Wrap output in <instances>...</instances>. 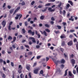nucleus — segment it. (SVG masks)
<instances>
[{
    "label": "nucleus",
    "mask_w": 78,
    "mask_h": 78,
    "mask_svg": "<svg viewBox=\"0 0 78 78\" xmlns=\"http://www.w3.org/2000/svg\"><path fill=\"white\" fill-rule=\"evenodd\" d=\"M52 60L53 61H54V62L55 63L56 66H57L58 64H58H61V61L59 60H57V61H56V60L55 59V58H52Z\"/></svg>",
    "instance_id": "nucleus-1"
},
{
    "label": "nucleus",
    "mask_w": 78,
    "mask_h": 78,
    "mask_svg": "<svg viewBox=\"0 0 78 78\" xmlns=\"http://www.w3.org/2000/svg\"><path fill=\"white\" fill-rule=\"evenodd\" d=\"M40 69L39 68H37L36 69H35L34 70V74H37L38 73V72L39 70H40Z\"/></svg>",
    "instance_id": "nucleus-2"
},
{
    "label": "nucleus",
    "mask_w": 78,
    "mask_h": 78,
    "mask_svg": "<svg viewBox=\"0 0 78 78\" xmlns=\"http://www.w3.org/2000/svg\"><path fill=\"white\" fill-rule=\"evenodd\" d=\"M19 20H20V18H21V17H22V15L21 14H16V17H15V19H16V20H17V19H19Z\"/></svg>",
    "instance_id": "nucleus-3"
},
{
    "label": "nucleus",
    "mask_w": 78,
    "mask_h": 78,
    "mask_svg": "<svg viewBox=\"0 0 78 78\" xmlns=\"http://www.w3.org/2000/svg\"><path fill=\"white\" fill-rule=\"evenodd\" d=\"M19 68L20 69L18 70V72L19 73H21L22 72V69L23 68L22 67V66H21V65H20L19 66Z\"/></svg>",
    "instance_id": "nucleus-4"
},
{
    "label": "nucleus",
    "mask_w": 78,
    "mask_h": 78,
    "mask_svg": "<svg viewBox=\"0 0 78 78\" xmlns=\"http://www.w3.org/2000/svg\"><path fill=\"white\" fill-rule=\"evenodd\" d=\"M29 39L32 40V41L33 43H36V39L34 37H30L29 38Z\"/></svg>",
    "instance_id": "nucleus-5"
},
{
    "label": "nucleus",
    "mask_w": 78,
    "mask_h": 78,
    "mask_svg": "<svg viewBox=\"0 0 78 78\" xmlns=\"http://www.w3.org/2000/svg\"><path fill=\"white\" fill-rule=\"evenodd\" d=\"M28 33L30 34H31L32 36H34V32H32L31 30H28Z\"/></svg>",
    "instance_id": "nucleus-6"
},
{
    "label": "nucleus",
    "mask_w": 78,
    "mask_h": 78,
    "mask_svg": "<svg viewBox=\"0 0 78 78\" xmlns=\"http://www.w3.org/2000/svg\"><path fill=\"white\" fill-rule=\"evenodd\" d=\"M69 75V76H70L72 77V78H74V75L71 72L69 71L68 73Z\"/></svg>",
    "instance_id": "nucleus-7"
},
{
    "label": "nucleus",
    "mask_w": 78,
    "mask_h": 78,
    "mask_svg": "<svg viewBox=\"0 0 78 78\" xmlns=\"http://www.w3.org/2000/svg\"><path fill=\"white\" fill-rule=\"evenodd\" d=\"M20 9V7H18L15 10V11L14 12L13 15H14L16 13V12H17L19 9Z\"/></svg>",
    "instance_id": "nucleus-8"
},
{
    "label": "nucleus",
    "mask_w": 78,
    "mask_h": 78,
    "mask_svg": "<svg viewBox=\"0 0 78 78\" xmlns=\"http://www.w3.org/2000/svg\"><path fill=\"white\" fill-rule=\"evenodd\" d=\"M12 24V22L11 21L10 23H9L8 27V29L9 30V31H11V25Z\"/></svg>",
    "instance_id": "nucleus-9"
},
{
    "label": "nucleus",
    "mask_w": 78,
    "mask_h": 78,
    "mask_svg": "<svg viewBox=\"0 0 78 78\" xmlns=\"http://www.w3.org/2000/svg\"><path fill=\"white\" fill-rule=\"evenodd\" d=\"M40 32L42 34H44V35L45 36H47V33H46V32H45V30H44L43 32L41 31Z\"/></svg>",
    "instance_id": "nucleus-10"
},
{
    "label": "nucleus",
    "mask_w": 78,
    "mask_h": 78,
    "mask_svg": "<svg viewBox=\"0 0 78 78\" xmlns=\"http://www.w3.org/2000/svg\"><path fill=\"white\" fill-rule=\"evenodd\" d=\"M6 21L3 20L2 21V25H3V27H5V25H6Z\"/></svg>",
    "instance_id": "nucleus-11"
},
{
    "label": "nucleus",
    "mask_w": 78,
    "mask_h": 78,
    "mask_svg": "<svg viewBox=\"0 0 78 78\" xmlns=\"http://www.w3.org/2000/svg\"><path fill=\"white\" fill-rule=\"evenodd\" d=\"M71 63H72L73 66H74V64H75V60L74 59H72L71 60Z\"/></svg>",
    "instance_id": "nucleus-12"
},
{
    "label": "nucleus",
    "mask_w": 78,
    "mask_h": 78,
    "mask_svg": "<svg viewBox=\"0 0 78 78\" xmlns=\"http://www.w3.org/2000/svg\"><path fill=\"white\" fill-rule=\"evenodd\" d=\"M67 44L69 46H71V45H72V44H73V43H72V41H69L68 43Z\"/></svg>",
    "instance_id": "nucleus-13"
},
{
    "label": "nucleus",
    "mask_w": 78,
    "mask_h": 78,
    "mask_svg": "<svg viewBox=\"0 0 78 78\" xmlns=\"http://www.w3.org/2000/svg\"><path fill=\"white\" fill-rule=\"evenodd\" d=\"M66 35L64 34H62V35L60 36V38L61 39H64V38H66Z\"/></svg>",
    "instance_id": "nucleus-14"
},
{
    "label": "nucleus",
    "mask_w": 78,
    "mask_h": 78,
    "mask_svg": "<svg viewBox=\"0 0 78 78\" xmlns=\"http://www.w3.org/2000/svg\"><path fill=\"white\" fill-rule=\"evenodd\" d=\"M68 3H69V4H70L71 6H73V2H72V1H68Z\"/></svg>",
    "instance_id": "nucleus-15"
},
{
    "label": "nucleus",
    "mask_w": 78,
    "mask_h": 78,
    "mask_svg": "<svg viewBox=\"0 0 78 78\" xmlns=\"http://www.w3.org/2000/svg\"><path fill=\"white\" fill-rule=\"evenodd\" d=\"M26 69L28 70H30V67L29 66H28V65H26Z\"/></svg>",
    "instance_id": "nucleus-16"
},
{
    "label": "nucleus",
    "mask_w": 78,
    "mask_h": 78,
    "mask_svg": "<svg viewBox=\"0 0 78 78\" xmlns=\"http://www.w3.org/2000/svg\"><path fill=\"white\" fill-rule=\"evenodd\" d=\"M69 70L68 69H67L65 72V74L64 75V76H67V71Z\"/></svg>",
    "instance_id": "nucleus-17"
},
{
    "label": "nucleus",
    "mask_w": 78,
    "mask_h": 78,
    "mask_svg": "<svg viewBox=\"0 0 78 78\" xmlns=\"http://www.w3.org/2000/svg\"><path fill=\"white\" fill-rule=\"evenodd\" d=\"M70 5L69 3H67L66 5V9H69V7H70Z\"/></svg>",
    "instance_id": "nucleus-18"
},
{
    "label": "nucleus",
    "mask_w": 78,
    "mask_h": 78,
    "mask_svg": "<svg viewBox=\"0 0 78 78\" xmlns=\"http://www.w3.org/2000/svg\"><path fill=\"white\" fill-rule=\"evenodd\" d=\"M16 40V37H13V41H12L11 43H13L14 42H15Z\"/></svg>",
    "instance_id": "nucleus-19"
},
{
    "label": "nucleus",
    "mask_w": 78,
    "mask_h": 78,
    "mask_svg": "<svg viewBox=\"0 0 78 78\" xmlns=\"http://www.w3.org/2000/svg\"><path fill=\"white\" fill-rule=\"evenodd\" d=\"M22 31L23 33V34H25V33H26V30H25V28H23L22 30Z\"/></svg>",
    "instance_id": "nucleus-20"
},
{
    "label": "nucleus",
    "mask_w": 78,
    "mask_h": 78,
    "mask_svg": "<svg viewBox=\"0 0 78 78\" xmlns=\"http://www.w3.org/2000/svg\"><path fill=\"white\" fill-rule=\"evenodd\" d=\"M69 20H71V21H74V19L73 18V16H72L70 18H69Z\"/></svg>",
    "instance_id": "nucleus-21"
},
{
    "label": "nucleus",
    "mask_w": 78,
    "mask_h": 78,
    "mask_svg": "<svg viewBox=\"0 0 78 78\" xmlns=\"http://www.w3.org/2000/svg\"><path fill=\"white\" fill-rule=\"evenodd\" d=\"M61 63L62 64H64L65 63V60L64 59H62L61 60Z\"/></svg>",
    "instance_id": "nucleus-22"
},
{
    "label": "nucleus",
    "mask_w": 78,
    "mask_h": 78,
    "mask_svg": "<svg viewBox=\"0 0 78 78\" xmlns=\"http://www.w3.org/2000/svg\"><path fill=\"white\" fill-rule=\"evenodd\" d=\"M14 9H11L10 10V14H12V13L13 12H14Z\"/></svg>",
    "instance_id": "nucleus-23"
},
{
    "label": "nucleus",
    "mask_w": 78,
    "mask_h": 78,
    "mask_svg": "<svg viewBox=\"0 0 78 78\" xmlns=\"http://www.w3.org/2000/svg\"><path fill=\"white\" fill-rule=\"evenodd\" d=\"M40 19L41 20H44V16H41L40 17Z\"/></svg>",
    "instance_id": "nucleus-24"
},
{
    "label": "nucleus",
    "mask_w": 78,
    "mask_h": 78,
    "mask_svg": "<svg viewBox=\"0 0 78 78\" xmlns=\"http://www.w3.org/2000/svg\"><path fill=\"white\" fill-rule=\"evenodd\" d=\"M75 45H76V48L78 50V42L77 41V43L75 44Z\"/></svg>",
    "instance_id": "nucleus-25"
},
{
    "label": "nucleus",
    "mask_w": 78,
    "mask_h": 78,
    "mask_svg": "<svg viewBox=\"0 0 78 78\" xmlns=\"http://www.w3.org/2000/svg\"><path fill=\"white\" fill-rule=\"evenodd\" d=\"M12 37L11 36H9L8 37V40H12Z\"/></svg>",
    "instance_id": "nucleus-26"
},
{
    "label": "nucleus",
    "mask_w": 78,
    "mask_h": 78,
    "mask_svg": "<svg viewBox=\"0 0 78 78\" xmlns=\"http://www.w3.org/2000/svg\"><path fill=\"white\" fill-rule=\"evenodd\" d=\"M74 56V55L73 54H72L71 55H69V58H73Z\"/></svg>",
    "instance_id": "nucleus-27"
},
{
    "label": "nucleus",
    "mask_w": 78,
    "mask_h": 78,
    "mask_svg": "<svg viewBox=\"0 0 78 78\" xmlns=\"http://www.w3.org/2000/svg\"><path fill=\"white\" fill-rule=\"evenodd\" d=\"M54 32L56 34H58V33H60V32H59V31L58 30L57 31H54Z\"/></svg>",
    "instance_id": "nucleus-28"
},
{
    "label": "nucleus",
    "mask_w": 78,
    "mask_h": 78,
    "mask_svg": "<svg viewBox=\"0 0 78 78\" xmlns=\"http://www.w3.org/2000/svg\"><path fill=\"white\" fill-rule=\"evenodd\" d=\"M65 41H63L62 43V46H64L65 45Z\"/></svg>",
    "instance_id": "nucleus-29"
},
{
    "label": "nucleus",
    "mask_w": 78,
    "mask_h": 78,
    "mask_svg": "<svg viewBox=\"0 0 78 78\" xmlns=\"http://www.w3.org/2000/svg\"><path fill=\"white\" fill-rule=\"evenodd\" d=\"M45 31H47L48 33H50V30H49L48 29H46L45 30Z\"/></svg>",
    "instance_id": "nucleus-30"
},
{
    "label": "nucleus",
    "mask_w": 78,
    "mask_h": 78,
    "mask_svg": "<svg viewBox=\"0 0 78 78\" xmlns=\"http://www.w3.org/2000/svg\"><path fill=\"white\" fill-rule=\"evenodd\" d=\"M47 8H47V7H46L45 9L44 10H42V12H45L46 11H47Z\"/></svg>",
    "instance_id": "nucleus-31"
},
{
    "label": "nucleus",
    "mask_w": 78,
    "mask_h": 78,
    "mask_svg": "<svg viewBox=\"0 0 78 78\" xmlns=\"http://www.w3.org/2000/svg\"><path fill=\"white\" fill-rule=\"evenodd\" d=\"M48 2H55V0H48Z\"/></svg>",
    "instance_id": "nucleus-32"
},
{
    "label": "nucleus",
    "mask_w": 78,
    "mask_h": 78,
    "mask_svg": "<svg viewBox=\"0 0 78 78\" xmlns=\"http://www.w3.org/2000/svg\"><path fill=\"white\" fill-rule=\"evenodd\" d=\"M20 77L21 78H23L24 77L23 74L21 73L20 75Z\"/></svg>",
    "instance_id": "nucleus-33"
},
{
    "label": "nucleus",
    "mask_w": 78,
    "mask_h": 78,
    "mask_svg": "<svg viewBox=\"0 0 78 78\" xmlns=\"http://www.w3.org/2000/svg\"><path fill=\"white\" fill-rule=\"evenodd\" d=\"M51 3H48V4H46L45 5V6H50V5Z\"/></svg>",
    "instance_id": "nucleus-34"
},
{
    "label": "nucleus",
    "mask_w": 78,
    "mask_h": 78,
    "mask_svg": "<svg viewBox=\"0 0 78 78\" xmlns=\"http://www.w3.org/2000/svg\"><path fill=\"white\" fill-rule=\"evenodd\" d=\"M62 5V3L60 2L59 5H58V8H60Z\"/></svg>",
    "instance_id": "nucleus-35"
},
{
    "label": "nucleus",
    "mask_w": 78,
    "mask_h": 78,
    "mask_svg": "<svg viewBox=\"0 0 78 78\" xmlns=\"http://www.w3.org/2000/svg\"><path fill=\"white\" fill-rule=\"evenodd\" d=\"M25 5V2L23 1L21 3V5H22V6H23V5Z\"/></svg>",
    "instance_id": "nucleus-36"
},
{
    "label": "nucleus",
    "mask_w": 78,
    "mask_h": 78,
    "mask_svg": "<svg viewBox=\"0 0 78 78\" xmlns=\"http://www.w3.org/2000/svg\"><path fill=\"white\" fill-rule=\"evenodd\" d=\"M73 74H74V75H75V74H76V70H73Z\"/></svg>",
    "instance_id": "nucleus-37"
},
{
    "label": "nucleus",
    "mask_w": 78,
    "mask_h": 78,
    "mask_svg": "<svg viewBox=\"0 0 78 78\" xmlns=\"http://www.w3.org/2000/svg\"><path fill=\"white\" fill-rule=\"evenodd\" d=\"M73 41H74V42H76V44H77V42H78V41H77V39H76V38H75L74 39Z\"/></svg>",
    "instance_id": "nucleus-38"
},
{
    "label": "nucleus",
    "mask_w": 78,
    "mask_h": 78,
    "mask_svg": "<svg viewBox=\"0 0 78 78\" xmlns=\"http://www.w3.org/2000/svg\"><path fill=\"white\" fill-rule=\"evenodd\" d=\"M64 56L65 58H68V57H67V55H66L65 53H64Z\"/></svg>",
    "instance_id": "nucleus-39"
},
{
    "label": "nucleus",
    "mask_w": 78,
    "mask_h": 78,
    "mask_svg": "<svg viewBox=\"0 0 78 78\" xmlns=\"http://www.w3.org/2000/svg\"><path fill=\"white\" fill-rule=\"evenodd\" d=\"M56 27H58V29H61V26H57Z\"/></svg>",
    "instance_id": "nucleus-40"
},
{
    "label": "nucleus",
    "mask_w": 78,
    "mask_h": 78,
    "mask_svg": "<svg viewBox=\"0 0 78 78\" xmlns=\"http://www.w3.org/2000/svg\"><path fill=\"white\" fill-rule=\"evenodd\" d=\"M36 65H37V63H34L33 67H35V66H36Z\"/></svg>",
    "instance_id": "nucleus-41"
},
{
    "label": "nucleus",
    "mask_w": 78,
    "mask_h": 78,
    "mask_svg": "<svg viewBox=\"0 0 78 78\" xmlns=\"http://www.w3.org/2000/svg\"><path fill=\"white\" fill-rule=\"evenodd\" d=\"M28 55H32V52H28Z\"/></svg>",
    "instance_id": "nucleus-42"
},
{
    "label": "nucleus",
    "mask_w": 78,
    "mask_h": 78,
    "mask_svg": "<svg viewBox=\"0 0 78 78\" xmlns=\"http://www.w3.org/2000/svg\"><path fill=\"white\" fill-rule=\"evenodd\" d=\"M40 73L41 74H43V73H44V71H43V70H41Z\"/></svg>",
    "instance_id": "nucleus-43"
},
{
    "label": "nucleus",
    "mask_w": 78,
    "mask_h": 78,
    "mask_svg": "<svg viewBox=\"0 0 78 78\" xmlns=\"http://www.w3.org/2000/svg\"><path fill=\"white\" fill-rule=\"evenodd\" d=\"M3 62V60L2 59H0V63H2Z\"/></svg>",
    "instance_id": "nucleus-44"
},
{
    "label": "nucleus",
    "mask_w": 78,
    "mask_h": 78,
    "mask_svg": "<svg viewBox=\"0 0 78 78\" xmlns=\"http://www.w3.org/2000/svg\"><path fill=\"white\" fill-rule=\"evenodd\" d=\"M62 24L63 25V26H65V25H66V23L64 22H63L62 23Z\"/></svg>",
    "instance_id": "nucleus-45"
},
{
    "label": "nucleus",
    "mask_w": 78,
    "mask_h": 78,
    "mask_svg": "<svg viewBox=\"0 0 78 78\" xmlns=\"http://www.w3.org/2000/svg\"><path fill=\"white\" fill-rule=\"evenodd\" d=\"M28 76H29L30 78H31V73H29L28 74Z\"/></svg>",
    "instance_id": "nucleus-46"
},
{
    "label": "nucleus",
    "mask_w": 78,
    "mask_h": 78,
    "mask_svg": "<svg viewBox=\"0 0 78 78\" xmlns=\"http://www.w3.org/2000/svg\"><path fill=\"white\" fill-rule=\"evenodd\" d=\"M12 47L13 48H16V46H15V44H13L12 45Z\"/></svg>",
    "instance_id": "nucleus-47"
},
{
    "label": "nucleus",
    "mask_w": 78,
    "mask_h": 78,
    "mask_svg": "<svg viewBox=\"0 0 78 78\" xmlns=\"http://www.w3.org/2000/svg\"><path fill=\"white\" fill-rule=\"evenodd\" d=\"M34 3H35V2H34V1H32L31 3V5H34Z\"/></svg>",
    "instance_id": "nucleus-48"
},
{
    "label": "nucleus",
    "mask_w": 78,
    "mask_h": 78,
    "mask_svg": "<svg viewBox=\"0 0 78 78\" xmlns=\"http://www.w3.org/2000/svg\"><path fill=\"white\" fill-rule=\"evenodd\" d=\"M45 26L46 27H47L48 28V27H49V25H48V24H45Z\"/></svg>",
    "instance_id": "nucleus-49"
},
{
    "label": "nucleus",
    "mask_w": 78,
    "mask_h": 78,
    "mask_svg": "<svg viewBox=\"0 0 78 78\" xmlns=\"http://www.w3.org/2000/svg\"><path fill=\"white\" fill-rule=\"evenodd\" d=\"M51 20H53V21H54V20H55V19L53 17H52L51 18Z\"/></svg>",
    "instance_id": "nucleus-50"
},
{
    "label": "nucleus",
    "mask_w": 78,
    "mask_h": 78,
    "mask_svg": "<svg viewBox=\"0 0 78 78\" xmlns=\"http://www.w3.org/2000/svg\"><path fill=\"white\" fill-rule=\"evenodd\" d=\"M25 26H26V27H27V26H28V23H27V22H25Z\"/></svg>",
    "instance_id": "nucleus-51"
},
{
    "label": "nucleus",
    "mask_w": 78,
    "mask_h": 78,
    "mask_svg": "<svg viewBox=\"0 0 78 78\" xmlns=\"http://www.w3.org/2000/svg\"><path fill=\"white\" fill-rule=\"evenodd\" d=\"M53 55L55 56H54V58H56V55H57V54H56V53H53Z\"/></svg>",
    "instance_id": "nucleus-52"
},
{
    "label": "nucleus",
    "mask_w": 78,
    "mask_h": 78,
    "mask_svg": "<svg viewBox=\"0 0 78 78\" xmlns=\"http://www.w3.org/2000/svg\"><path fill=\"white\" fill-rule=\"evenodd\" d=\"M66 13V11L65 10H63V15H65Z\"/></svg>",
    "instance_id": "nucleus-53"
},
{
    "label": "nucleus",
    "mask_w": 78,
    "mask_h": 78,
    "mask_svg": "<svg viewBox=\"0 0 78 78\" xmlns=\"http://www.w3.org/2000/svg\"><path fill=\"white\" fill-rule=\"evenodd\" d=\"M36 48H40V46L39 45H37L36 46Z\"/></svg>",
    "instance_id": "nucleus-54"
},
{
    "label": "nucleus",
    "mask_w": 78,
    "mask_h": 78,
    "mask_svg": "<svg viewBox=\"0 0 78 78\" xmlns=\"http://www.w3.org/2000/svg\"><path fill=\"white\" fill-rule=\"evenodd\" d=\"M6 6V3H4L2 6L3 8H5Z\"/></svg>",
    "instance_id": "nucleus-55"
},
{
    "label": "nucleus",
    "mask_w": 78,
    "mask_h": 78,
    "mask_svg": "<svg viewBox=\"0 0 78 78\" xmlns=\"http://www.w3.org/2000/svg\"><path fill=\"white\" fill-rule=\"evenodd\" d=\"M2 77V78H5L6 77V76L5 75V74H3Z\"/></svg>",
    "instance_id": "nucleus-56"
},
{
    "label": "nucleus",
    "mask_w": 78,
    "mask_h": 78,
    "mask_svg": "<svg viewBox=\"0 0 78 78\" xmlns=\"http://www.w3.org/2000/svg\"><path fill=\"white\" fill-rule=\"evenodd\" d=\"M28 28H30V30H33V28L32 27H30V26H29L28 27Z\"/></svg>",
    "instance_id": "nucleus-57"
},
{
    "label": "nucleus",
    "mask_w": 78,
    "mask_h": 78,
    "mask_svg": "<svg viewBox=\"0 0 78 78\" xmlns=\"http://www.w3.org/2000/svg\"><path fill=\"white\" fill-rule=\"evenodd\" d=\"M25 47H26V48H30L29 46L28 45H25Z\"/></svg>",
    "instance_id": "nucleus-58"
},
{
    "label": "nucleus",
    "mask_w": 78,
    "mask_h": 78,
    "mask_svg": "<svg viewBox=\"0 0 78 78\" xmlns=\"http://www.w3.org/2000/svg\"><path fill=\"white\" fill-rule=\"evenodd\" d=\"M41 56H38L37 57V59H39L40 58H41Z\"/></svg>",
    "instance_id": "nucleus-59"
},
{
    "label": "nucleus",
    "mask_w": 78,
    "mask_h": 78,
    "mask_svg": "<svg viewBox=\"0 0 78 78\" xmlns=\"http://www.w3.org/2000/svg\"><path fill=\"white\" fill-rule=\"evenodd\" d=\"M2 54H5V51L4 50H3L2 51Z\"/></svg>",
    "instance_id": "nucleus-60"
},
{
    "label": "nucleus",
    "mask_w": 78,
    "mask_h": 78,
    "mask_svg": "<svg viewBox=\"0 0 78 78\" xmlns=\"http://www.w3.org/2000/svg\"><path fill=\"white\" fill-rule=\"evenodd\" d=\"M46 61H48L49 60V58L48 57H46Z\"/></svg>",
    "instance_id": "nucleus-61"
},
{
    "label": "nucleus",
    "mask_w": 78,
    "mask_h": 78,
    "mask_svg": "<svg viewBox=\"0 0 78 78\" xmlns=\"http://www.w3.org/2000/svg\"><path fill=\"white\" fill-rule=\"evenodd\" d=\"M74 31H75V30H71L70 31V32H71V33H73V32H74Z\"/></svg>",
    "instance_id": "nucleus-62"
},
{
    "label": "nucleus",
    "mask_w": 78,
    "mask_h": 78,
    "mask_svg": "<svg viewBox=\"0 0 78 78\" xmlns=\"http://www.w3.org/2000/svg\"><path fill=\"white\" fill-rule=\"evenodd\" d=\"M11 66H12V67H14V63L12 62H11Z\"/></svg>",
    "instance_id": "nucleus-63"
},
{
    "label": "nucleus",
    "mask_w": 78,
    "mask_h": 78,
    "mask_svg": "<svg viewBox=\"0 0 78 78\" xmlns=\"http://www.w3.org/2000/svg\"><path fill=\"white\" fill-rule=\"evenodd\" d=\"M60 49L61 51H62V52H63V51H64V49L63 48H60Z\"/></svg>",
    "instance_id": "nucleus-64"
}]
</instances>
